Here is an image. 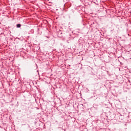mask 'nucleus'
<instances>
[{
  "mask_svg": "<svg viewBox=\"0 0 131 131\" xmlns=\"http://www.w3.org/2000/svg\"><path fill=\"white\" fill-rule=\"evenodd\" d=\"M16 27L17 28H20L21 27V25L20 24H17L16 25Z\"/></svg>",
  "mask_w": 131,
  "mask_h": 131,
  "instance_id": "1",
  "label": "nucleus"
}]
</instances>
